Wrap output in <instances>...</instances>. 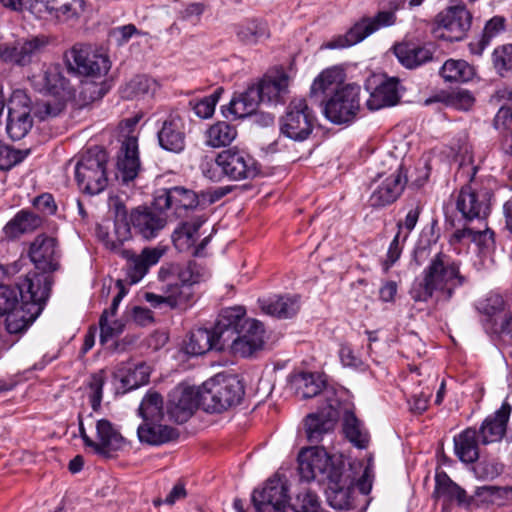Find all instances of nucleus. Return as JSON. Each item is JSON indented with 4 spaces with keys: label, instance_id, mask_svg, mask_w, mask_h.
I'll return each mask as SVG.
<instances>
[{
    "label": "nucleus",
    "instance_id": "nucleus-16",
    "mask_svg": "<svg viewBox=\"0 0 512 512\" xmlns=\"http://www.w3.org/2000/svg\"><path fill=\"white\" fill-rule=\"evenodd\" d=\"M288 501V487L278 475L269 478L262 489H256L252 494V503L257 512H284Z\"/></svg>",
    "mask_w": 512,
    "mask_h": 512
},
{
    "label": "nucleus",
    "instance_id": "nucleus-29",
    "mask_svg": "<svg viewBox=\"0 0 512 512\" xmlns=\"http://www.w3.org/2000/svg\"><path fill=\"white\" fill-rule=\"evenodd\" d=\"M407 179L403 175L401 165L386 177L382 183L372 192L369 198L371 207L380 208L395 202L402 194Z\"/></svg>",
    "mask_w": 512,
    "mask_h": 512
},
{
    "label": "nucleus",
    "instance_id": "nucleus-47",
    "mask_svg": "<svg viewBox=\"0 0 512 512\" xmlns=\"http://www.w3.org/2000/svg\"><path fill=\"white\" fill-rule=\"evenodd\" d=\"M258 92L250 87L234 96L228 106V112L235 119L244 118L254 113L259 105Z\"/></svg>",
    "mask_w": 512,
    "mask_h": 512
},
{
    "label": "nucleus",
    "instance_id": "nucleus-18",
    "mask_svg": "<svg viewBox=\"0 0 512 512\" xmlns=\"http://www.w3.org/2000/svg\"><path fill=\"white\" fill-rule=\"evenodd\" d=\"M366 89L370 92L366 105L371 111L394 106L400 100L399 80L394 77L373 75L367 79Z\"/></svg>",
    "mask_w": 512,
    "mask_h": 512
},
{
    "label": "nucleus",
    "instance_id": "nucleus-44",
    "mask_svg": "<svg viewBox=\"0 0 512 512\" xmlns=\"http://www.w3.org/2000/svg\"><path fill=\"white\" fill-rule=\"evenodd\" d=\"M394 52L399 62L409 68H416L432 59V52L421 46L402 43L394 46Z\"/></svg>",
    "mask_w": 512,
    "mask_h": 512
},
{
    "label": "nucleus",
    "instance_id": "nucleus-31",
    "mask_svg": "<svg viewBox=\"0 0 512 512\" xmlns=\"http://www.w3.org/2000/svg\"><path fill=\"white\" fill-rule=\"evenodd\" d=\"M96 437L93 451L105 457H110L113 452L123 449L126 445L125 438L107 419L97 421Z\"/></svg>",
    "mask_w": 512,
    "mask_h": 512
},
{
    "label": "nucleus",
    "instance_id": "nucleus-52",
    "mask_svg": "<svg viewBox=\"0 0 512 512\" xmlns=\"http://www.w3.org/2000/svg\"><path fill=\"white\" fill-rule=\"evenodd\" d=\"M139 415L143 421H161L164 416L162 396L155 391L148 392L140 404Z\"/></svg>",
    "mask_w": 512,
    "mask_h": 512
},
{
    "label": "nucleus",
    "instance_id": "nucleus-26",
    "mask_svg": "<svg viewBox=\"0 0 512 512\" xmlns=\"http://www.w3.org/2000/svg\"><path fill=\"white\" fill-rule=\"evenodd\" d=\"M117 177L124 184L132 182L141 169L138 138L134 134H128L122 141L120 153L117 160Z\"/></svg>",
    "mask_w": 512,
    "mask_h": 512
},
{
    "label": "nucleus",
    "instance_id": "nucleus-59",
    "mask_svg": "<svg viewBox=\"0 0 512 512\" xmlns=\"http://www.w3.org/2000/svg\"><path fill=\"white\" fill-rule=\"evenodd\" d=\"M512 493V489L509 487H498V486H481L475 491V495L479 498L482 503H497L507 499Z\"/></svg>",
    "mask_w": 512,
    "mask_h": 512
},
{
    "label": "nucleus",
    "instance_id": "nucleus-12",
    "mask_svg": "<svg viewBox=\"0 0 512 512\" xmlns=\"http://www.w3.org/2000/svg\"><path fill=\"white\" fill-rule=\"evenodd\" d=\"M28 10L40 20L67 23L78 20L85 10L84 0H30Z\"/></svg>",
    "mask_w": 512,
    "mask_h": 512
},
{
    "label": "nucleus",
    "instance_id": "nucleus-37",
    "mask_svg": "<svg viewBox=\"0 0 512 512\" xmlns=\"http://www.w3.org/2000/svg\"><path fill=\"white\" fill-rule=\"evenodd\" d=\"M159 421H143L137 429L138 439L141 443L159 446L178 438V431L168 425L158 423Z\"/></svg>",
    "mask_w": 512,
    "mask_h": 512
},
{
    "label": "nucleus",
    "instance_id": "nucleus-61",
    "mask_svg": "<svg viewBox=\"0 0 512 512\" xmlns=\"http://www.w3.org/2000/svg\"><path fill=\"white\" fill-rule=\"evenodd\" d=\"M495 69L501 74L512 73V44L497 47L492 55Z\"/></svg>",
    "mask_w": 512,
    "mask_h": 512
},
{
    "label": "nucleus",
    "instance_id": "nucleus-22",
    "mask_svg": "<svg viewBox=\"0 0 512 512\" xmlns=\"http://www.w3.org/2000/svg\"><path fill=\"white\" fill-rule=\"evenodd\" d=\"M198 405H201L198 389L178 386L169 394L167 413L171 420L181 424L192 416Z\"/></svg>",
    "mask_w": 512,
    "mask_h": 512
},
{
    "label": "nucleus",
    "instance_id": "nucleus-11",
    "mask_svg": "<svg viewBox=\"0 0 512 512\" xmlns=\"http://www.w3.org/2000/svg\"><path fill=\"white\" fill-rule=\"evenodd\" d=\"M396 22L393 11H380L374 17H364L354 24L344 35H339L325 44L328 49H342L353 46L380 28L388 27Z\"/></svg>",
    "mask_w": 512,
    "mask_h": 512
},
{
    "label": "nucleus",
    "instance_id": "nucleus-9",
    "mask_svg": "<svg viewBox=\"0 0 512 512\" xmlns=\"http://www.w3.org/2000/svg\"><path fill=\"white\" fill-rule=\"evenodd\" d=\"M65 59L69 70L91 78L104 77L111 66L107 55L82 44H76L66 52Z\"/></svg>",
    "mask_w": 512,
    "mask_h": 512
},
{
    "label": "nucleus",
    "instance_id": "nucleus-48",
    "mask_svg": "<svg viewBox=\"0 0 512 512\" xmlns=\"http://www.w3.org/2000/svg\"><path fill=\"white\" fill-rule=\"evenodd\" d=\"M307 438L311 443H318L323 435L332 431L335 426V419L330 413H315L307 416L305 421Z\"/></svg>",
    "mask_w": 512,
    "mask_h": 512
},
{
    "label": "nucleus",
    "instance_id": "nucleus-13",
    "mask_svg": "<svg viewBox=\"0 0 512 512\" xmlns=\"http://www.w3.org/2000/svg\"><path fill=\"white\" fill-rule=\"evenodd\" d=\"M298 471L301 479L309 482L329 480L330 476L338 473L331 461V457L324 448L310 447L301 450L298 456Z\"/></svg>",
    "mask_w": 512,
    "mask_h": 512
},
{
    "label": "nucleus",
    "instance_id": "nucleus-64",
    "mask_svg": "<svg viewBox=\"0 0 512 512\" xmlns=\"http://www.w3.org/2000/svg\"><path fill=\"white\" fill-rule=\"evenodd\" d=\"M127 260V269L128 276L131 279L132 283H137L140 281L148 272L147 264L143 261L140 255H136L135 252L132 251V255L130 257H123Z\"/></svg>",
    "mask_w": 512,
    "mask_h": 512
},
{
    "label": "nucleus",
    "instance_id": "nucleus-24",
    "mask_svg": "<svg viewBox=\"0 0 512 512\" xmlns=\"http://www.w3.org/2000/svg\"><path fill=\"white\" fill-rule=\"evenodd\" d=\"M29 257L35 268L44 273L57 270L59 255L56 239L45 234L36 236L30 244Z\"/></svg>",
    "mask_w": 512,
    "mask_h": 512
},
{
    "label": "nucleus",
    "instance_id": "nucleus-21",
    "mask_svg": "<svg viewBox=\"0 0 512 512\" xmlns=\"http://www.w3.org/2000/svg\"><path fill=\"white\" fill-rule=\"evenodd\" d=\"M290 77L283 68L269 71L263 79L251 88L258 92L259 102L280 103L289 93Z\"/></svg>",
    "mask_w": 512,
    "mask_h": 512
},
{
    "label": "nucleus",
    "instance_id": "nucleus-45",
    "mask_svg": "<svg viewBox=\"0 0 512 512\" xmlns=\"http://www.w3.org/2000/svg\"><path fill=\"white\" fill-rule=\"evenodd\" d=\"M454 449L462 462L474 463L479 457L476 430L468 428L454 437Z\"/></svg>",
    "mask_w": 512,
    "mask_h": 512
},
{
    "label": "nucleus",
    "instance_id": "nucleus-39",
    "mask_svg": "<svg viewBox=\"0 0 512 512\" xmlns=\"http://www.w3.org/2000/svg\"><path fill=\"white\" fill-rule=\"evenodd\" d=\"M185 349L188 354L198 356L205 354L211 349L221 351L225 347L222 342L218 341L214 328L211 330L198 328L190 333Z\"/></svg>",
    "mask_w": 512,
    "mask_h": 512
},
{
    "label": "nucleus",
    "instance_id": "nucleus-63",
    "mask_svg": "<svg viewBox=\"0 0 512 512\" xmlns=\"http://www.w3.org/2000/svg\"><path fill=\"white\" fill-rule=\"evenodd\" d=\"M422 210L423 206L419 202L412 204L407 211L405 219L397 223V228L398 231H400V235L402 234V229L406 230V233L402 237V242L406 241L409 233L415 228Z\"/></svg>",
    "mask_w": 512,
    "mask_h": 512
},
{
    "label": "nucleus",
    "instance_id": "nucleus-35",
    "mask_svg": "<svg viewBox=\"0 0 512 512\" xmlns=\"http://www.w3.org/2000/svg\"><path fill=\"white\" fill-rule=\"evenodd\" d=\"M150 374L151 368L145 362H128L118 365L113 376L120 381L122 388L128 391L148 383Z\"/></svg>",
    "mask_w": 512,
    "mask_h": 512
},
{
    "label": "nucleus",
    "instance_id": "nucleus-46",
    "mask_svg": "<svg viewBox=\"0 0 512 512\" xmlns=\"http://www.w3.org/2000/svg\"><path fill=\"white\" fill-rule=\"evenodd\" d=\"M236 35L245 45H256L270 37L266 23L258 20H247L236 27Z\"/></svg>",
    "mask_w": 512,
    "mask_h": 512
},
{
    "label": "nucleus",
    "instance_id": "nucleus-38",
    "mask_svg": "<svg viewBox=\"0 0 512 512\" xmlns=\"http://www.w3.org/2000/svg\"><path fill=\"white\" fill-rule=\"evenodd\" d=\"M43 223V216L23 209L6 223L3 233L6 238L16 239L22 234L33 232L41 227Z\"/></svg>",
    "mask_w": 512,
    "mask_h": 512
},
{
    "label": "nucleus",
    "instance_id": "nucleus-40",
    "mask_svg": "<svg viewBox=\"0 0 512 512\" xmlns=\"http://www.w3.org/2000/svg\"><path fill=\"white\" fill-rule=\"evenodd\" d=\"M261 310L277 318H290L299 311V298L297 296H272L260 301Z\"/></svg>",
    "mask_w": 512,
    "mask_h": 512
},
{
    "label": "nucleus",
    "instance_id": "nucleus-25",
    "mask_svg": "<svg viewBox=\"0 0 512 512\" xmlns=\"http://www.w3.org/2000/svg\"><path fill=\"white\" fill-rule=\"evenodd\" d=\"M205 222L206 217L200 215L196 216L190 221L180 223V225L174 230L172 234V241L176 249L180 252L194 249V255H202V251L204 250L209 237H205L198 246H196V242L199 238L198 231Z\"/></svg>",
    "mask_w": 512,
    "mask_h": 512
},
{
    "label": "nucleus",
    "instance_id": "nucleus-56",
    "mask_svg": "<svg viewBox=\"0 0 512 512\" xmlns=\"http://www.w3.org/2000/svg\"><path fill=\"white\" fill-rule=\"evenodd\" d=\"M291 508L294 512H325L318 496L310 490L298 493Z\"/></svg>",
    "mask_w": 512,
    "mask_h": 512
},
{
    "label": "nucleus",
    "instance_id": "nucleus-15",
    "mask_svg": "<svg viewBox=\"0 0 512 512\" xmlns=\"http://www.w3.org/2000/svg\"><path fill=\"white\" fill-rule=\"evenodd\" d=\"M154 205L160 210L171 211L176 217H185L199 205L198 195L183 186L160 188L154 193Z\"/></svg>",
    "mask_w": 512,
    "mask_h": 512
},
{
    "label": "nucleus",
    "instance_id": "nucleus-6",
    "mask_svg": "<svg viewBox=\"0 0 512 512\" xmlns=\"http://www.w3.org/2000/svg\"><path fill=\"white\" fill-rule=\"evenodd\" d=\"M473 174L470 183L463 186L456 199V208L466 220H484L490 213L492 192L474 179L476 167H472Z\"/></svg>",
    "mask_w": 512,
    "mask_h": 512
},
{
    "label": "nucleus",
    "instance_id": "nucleus-42",
    "mask_svg": "<svg viewBox=\"0 0 512 512\" xmlns=\"http://www.w3.org/2000/svg\"><path fill=\"white\" fill-rule=\"evenodd\" d=\"M238 132L234 125L226 121H217L205 130L204 144L210 148L228 147L237 137Z\"/></svg>",
    "mask_w": 512,
    "mask_h": 512
},
{
    "label": "nucleus",
    "instance_id": "nucleus-57",
    "mask_svg": "<svg viewBox=\"0 0 512 512\" xmlns=\"http://www.w3.org/2000/svg\"><path fill=\"white\" fill-rule=\"evenodd\" d=\"M109 317V311H104L100 317V341L102 344L119 336L124 330L122 321Z\"/></svg>",
    "mask_w": 512,
    "mask_h": 512
},
{
    "label": "nucleus",
    "instance_id": "nucleus-60",
    "mask_svg": "<svg viewBox=\"0 0 512 512\" xmlns=\"http://www.w3.org/2000/svg\"><path fill=\"white\" fill-rule=\"evenodd\" d=\"M28 150H15L0 140V170L8 171L28 155Z\"/></svg>",
    "mask_w": 512,
    "mask_h": 512
},
{
    "label": "nucleus",
    "instance_id": "nucleus-7",
    "mask_svg": "<svg viewBox=\"0 0 512 512\" xmlns=\"http://www.w3.org/2000/svg\"><path fill=\"white\" fill-rule=\"evenodd\" d=\"M215 164L222 175L231 181L253 179L260 173V167L255 158L245 149L237 146L218 153Z\"/></svg>",
    "mask_w": 512,
    "mask_h": 512
},
{
    "label": "nucleus",
    "instance_id": "nucleus-30",
    "mask_svg": "<svg viewBox=\"0 0 512 512\" xmlns=\"http://www.w3.org/2000/svg\"><path fill=\"white\" fill-rule=\"evenodd\" d=\"M159 145L166 151L180 153L185 148V124L178 114H169L158 131Z\"/></svg>",
    "mask_w": 512,
    "mask_h": 512
},
{
    "label": "nucleus",
    "instance_id": "nucleus-19",
    "mask_svg": "<svg viewBox=\"0 0 512 512\" xmlns=\"http://www.w3.org/2000/svg\"><path fill=\"white\" fill-rule=\"evenodd\" d=\"M45 36L22 38L12 43L0 44V59L6 63L25 66L47 46Z\"/></svg>",
    "mask_w": 512,
    "mask_h": 512
},
{
    "label": "nucleus",
    "instance_id": "nucleus-4",
    "mask_svg": "<svg viewBox=\"0 0 512 512\" xmlns=\"http://www.w3.org/2000/svg\"><path fill=\"white\" fill-rule=\"evenodd\" d=\"M108 155L100 147L86 151L75 166V179L83 193L97 195L108 185Z\"/></svg>",
    "mask_w": 512,
    "mask_h": 512
},
{
    "label": "nucleus",
    "instance_id": "nucleus-27",
    "mask_svg": "<svg viewBox=\"0 0 512 512\" xmlns=\"http://www.w3.org/2000/svg\"><path fill=\"white\" fill-rule=\"evenodd\" d=\"M158 274L160 280H175L183 285L187 284L191 288L209 278L208 271L195 261L185 264L166 263L160 268Z\"/></svg>",
    "mask_w": 512,
    "mask_h": 512
},
{
    "label": "nucleus",
    "instance_id": "nucleus-50",
    "mask_svg": "<svg viewBox=\"0 0 512 512\" xmlns=\"http://www.w3.org/2000/svg\"><path fill=\"white\" fill-rule=\"evenodd\" d=\"M446 82H467L474 76V69L464 60L448 59L440 70Z\"/></svg>",
    "mask_w": 512,
    "mask_h": 512
},
{
    "label": "nucleus",
    "instance_id": "nucleus-36",
    "mask_svg": "<svg viewBox=\"0 0 512 512\" xmlns=\"http://www.w3.org/2000/svg\"><path fill=\"white\" fill-rule=\"evenodd\" d=\"M32 81L38 90L55 96L69 90V81L63 76L58 65L45 66L39 74L32 77Z\"/></svg>",
    "mask_w": 512,
    "mask_h": 512
},
{
    "label": "nucleus",
    "instance_id": "nucleus-62",
    "mask_svg": "<svg viewBox=\"0 0 512 512\" xmlns=\"http://www.w3.org/2000/svg\"><path fill=\"white\" fill-rule=\"evenodd\" d=\"M105 94L103 83L86 79L81 84L79 97L87 105L101 99Z\"/></svg>",
    "mask_w": 512,
    "mask_h": 512
},
{
    "label": "nucleus",
    "instance_id": "nucleus-8",
    "mask_svg": "<svg viewBox=\"0 0 512 512\" xmlns=\"http://www.w3.org/2000/svg\"><path fill=\"white\" fill-rule=\"evenodd\" d=\"M316 117L303 98L293 99L280 119V131L294 141H304L312 133Z\"/></svg>",
    "mask_w": 512,
    "mask_h": 512
},
{
    "label": "nucleus",
    "instance_id": "nucleus-33",
    "mask_svg": "<svg viewBox=\"0 0 512 512\" xmlns=\"http://www.w3.org/2000/svg\"><path fill=\"white\" fill-rule=\"evenodd\" d=\"M511 411V405L504 401L495 413L483 421L479 430L483 444L498 442L504 437Z\"/></svg>",
    "mask_w": 512,
    "mask_h": 512
},
{
    "label": "nucleus",
    "instance_id": "nucleus-2",
    "mask_svg": "<svg viewBox=\"0 0 512 512\" xmlns=\"http://www.w3.org/2000/svg\"><path fill=\"white\" fill-rule=\"evenodd\" d=\"M461 262L440 251L436 253L422 272V279L414 282L410 295L416 302H427L436 294L437 300L449 301L457 288L464 285Z\"/></svg>",
    "mask_w": 512,
    "mask_h": 512
},
{
    "label": "nucleus",
    "instance_id": "nucleus-20",
    "mask_svg": "<svg viewBox=\"0 0 512 512\" xmlns=\"http://www.w3.org/2000/svg\"><path fill=\"white\" fill-rule=\"evenodd\" d=\"M264 334L265 330L262 323L249 318L226 347H229L235 356L250 357L263 348Z\"/></svg>",
    "mask_w": 512,
    "mask_h": 512
},
{
    "label": "nucleus",
    "instance_id": "nucleus-23",
    "mask_svg": "<svg viewBox=\"0 0 512 512\" xmlns=\"http://www.w3.org/2000/svg\"><path fill=\"white\" fill-rule=\"evenodd\" d=\"M167 213L155 207H138L130 214L132 227L145 239L155 238L167 224Z\"/></svg>",
    "mask_w": 512,
    "mask_h": 512
},
{
    "label": "nucleus",
    "instance_id": "nucleus-53",
    "mask_svg": "<svg viewBox=\"0 0 512 512\" xmlns=\"http://www.w3.org/2000/svg\"><path fill=\"white\" fill-rule=\"evenodd\" d=\"M224 89L218 87L212 94L199 100H191L189 106L196 116L201 119H209L213 116L216 104L218 103Z\"/></svg>",
    "mask_w": 512,
    "mask_h": 512
},
{
    "label": "nucleus",
    "instance_id": "nucleus-54",
    "mask_svg": "<svg viewBox=\"0 0 512 512\" xmlns=\"http://www.w3.org/2000/svg\"><path fill=\"white\" fill-rule=\"evenodd\" d=\"M106 379L107 376L105 370H99L92 374L87 381L86 388L88 390V397L94 411H98L101 407L103 386Z\"/></svg>",
    "mask_w": 512,
    "mask_h": 512
},
{
    "label": "nucleus",
    "instance_id": "nucleus-1",
    "mask_svg": "<svg viewBox=\"0 0 512 512\" xmlns=\"http://www.w3.org/2000/svg\"><path fill=\"white\" fill-rule=\"evenodd\" d=\"M51 282L45 274L30 272L15 286L0 285V316L6 330L22 333L36 320L49 297Z\"/></svg>",
    "mask_w": 512,
    "mask_h": 512
},
{
    "label": "nucleus",
    "instance_id": "nucleus-28",
    "mask_svg": "<svg viewBox=\"0 0 512 512\" xmlns=\"http://www.w3.org/2000/svg\"><path fill=\"white\" fill-rule=\"evenodd\" d=\"M248 319L246 317V310L242 306L222 309L213 327L218 341L222 342L226 348L227 344L234 339Z\"/></svg>",
    "mask_w": 512,
    "mask_h": 512
},
{
    "label": "nucleus",
    "instance_id": "nucleus-41",
    "mask_svg": "<svg viewBox=\"0 0 512 512\" xmlns=\"http://www.w3.org/2000/svg\"><path fill=\"white\" fill-rule=\"evenodd\" d=\"M433 496L437 499H443L446 506L454 501L458 505L468 503L465 490L454 483L445 472L436 473Z\"/></svg>",
    "mask_w": 512,
    "mask_h": 512
},
{
    "label": "nucleus",
    "instance_id": "nucleus-49",
    "mask_svg": "<svg viewBox=\"0 0 512 512\" xmlns=\"http://www.w3.org/2000/svg\"><path fill=\"white\" fill-rule=\"evenodd\" d=\"M158 83L145 75H137L127 82L121 89L122 98L132 100L146 95H153Z\"/></svg>",
    "mask_w": 512,
    "mask_h": 512
},
{
    "label": "nucleus",
    "instance_id": "nucleus-17",
    "mask_svg": "<svg viewBox=\"0 0 512 512\" xmlns=\"http://www.w3.org/2000/svg\"><path fill=\"white\" fill-rule=\"evenodd\" d=\"M161 281L164 282L161 288L162 294L147 292L144 296L153 308L166 306L170 309H186L192 304L194 291L189 285H183L175 280Z\"/></svg>",
    "mask_w": 512,
    "mask_h": 512
},
{
    "label": "nucleus",
    "instance_id": "nucleus-43",
    "mask_svg": "<svg viewBox=\"0 0 512 512\" xmlns=\"http://www.w3.org/2000/svg\"><path fill=\"white\" fill-rule=\"evenodd\" d=\"M470 240L475 243L481 250H488L494 246V232L484 223V228L474 229L464 227L457 229L450 237L451 244H458L464 240Z\"/></svg>",
    "mask_w": 512,
    "mask_h": 512
},
{
    "label": "nucleus",
    "instance_id": "nucleus-51",
    "mask_svg": "<svg viewBox=\"0 0 512 512\" xmlns=\"http://www.w3.org/2000/svg\"><path fill=\"white\" fill-rule=\"evenodd\" d=\"M343 80L342 70L331 67L323 70L313 81L310 88V96L317 97L334 89Z\"/></svg>",
    "mask_w": 512,
    "mask_h": 512
},
{
    "label": "nucleus",
    "instance_id": "nucleus-55",
    "mask_svg": "<svg viewBox=\"0 0 512 512\" xmlns=\"http://www.w3.org/2000/svg\"><path fill=\"white\" fill-rule=\"evenodd\" d=\"M344 432L346 437L357 447L365 448L369 442V434L362 427L360 421L354 417L349 416L345 420Z\"/></svg>",
    "mask_w": 512,
    "mask_h": 512
},
{
    "label": "nucleus",
    "instance_id": "nucleus-58",
    "mask_svg": "<svg viewBox=\"0 0 512 512\" xmlns=\"http://www.w3.org/2000/svg\"><path fill=\"white\" fill-rule=\"evenodd\" d=\"M324 382L318 376L312 373H303L298 381V393L302 398H312L317 396L323 389Z\"/></svg>",
    "mask_w": 512,
    "mask_h": 512
},
{
    "label": "nucleus",
    "instance_id": "nucleus-34",
    "mask_svg": "<svg viewBox=\"0 0 512 512\" xmlns=\"http://www.w3.org/2000/svg\"><path fill=\"white\" fill-rule=\"evenodd\" d=\"M96 235L111 252L121 257H130L132 255V250L124 245L131 238V228L125 220H116L114 223V236L116 240H112L111 233L102 225L97 226Z\"/></svg>",
    "mask_w": 512,
    "mask_h": 512
},
{
    "label": "nucleus",
    "instance_id": "nucleus-3",
    "mask_svg": "<svg viewBox=\"0 0 512 512\" xmlns=\"http://www.w3.org/2000/svg\"><path fill=\"white\" fill-rule=\"evenodd\" d=\"M244 395V386L236 376L216 375L198 388V396L203 409L220 413L238 405Z\"/></svg>",
    "mask_w": 512,
    "mask_h": 512
},
{
    "label": "nucleus",
    "instance_id": "nucleus-10",
    "mask_svg": "<svg viewBox=\"0 0 512 512\" xmlns=\"http://www.w3.org/2000/svg\"><path fill=\"white\" fill-rule=\"evenodd\" d=\"M360 91V86L356 84L337 89L325 104L326 118L335 124L353 121L360 110Z\"/></svg>",
    "mask_w": 512,
    "mask_h": 512
},
{
    "label": "nucleus",
    "instance_id": "nucleus-5",
    "mask_svg": "<svg viewBox=\"0 0 512 512\" xmlns=\"http://www.w3.org/2000/svg\"><path fill=\"white\" fill-rule=\"evenodd\" d=\"M472 19V13L465 4L448 6L436 15L432 34L437 39L450 42L461 41L470 30Z\"/></svg>",
    "mask_w": 512,
    "mask_h": 512
},
{
    "label": "nucleus",
    "instance_id": "nucleus-32",
    "mask_svg": "<svg viewBox=\"0 0 512 512\" xmlns=\"http://www.w3.org/2000/svg\"><path fill=\"white\" fill-rule=\"evenodd\" d=\"M353 485V481L340 472L330 476L326 491L329 505L338 510L353 508Z\"/></svg>",
    "mask_w": 512,
    "mask_h": 512
},
{
    "label": "nucleus",
    "instance_id": "nucleus-14",
    "mask_svg": "<svg viewBox=\"0 0 512 512\" xmlns=\"http://www.w3.org/2000/svg\"><path fill=\"white\" fill-rule=\"evenodd\" d=\"M7 106V134L13 141L21 140L32 128L31 100L24 91L15 90Z\"/></svg>",
    "mask_w": 512,
    "mask_h": 512
}]
</instances>
